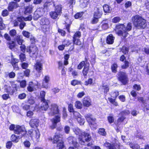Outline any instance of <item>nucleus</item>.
<instances>
[{
	"label": "nucleus",
	"instance_id": "nucleus-57",
	"mask_svg": "<svg viewBox=\"0 0 149 149\" xmlns=\"http://www.w3.org/2000/svg\"><path fill=\"white\" fill-rule=\"evenodd\" d=\"M22 33L24 37L27 38H29L30 36V33L29 31L25 30L23 31H22Z\"/></svg>",
	"mask_w": 149,
	"mask_h": 149
},
{
	"label": "nucleus",
	"instance_id": "nucleus-30",
	"mask_svg": "<svg viewBox=\"0 0 149 149\" xmlns=\"http://www.w3.org/2000/svg\"><path fill=\"white\" fill-rule=\"evenodd\" d=\"M61 117L60 115H58L55 116L52 120V122L57 124L61 121Z\"/></svg>",
	"mask_w": 149,
	"mask_h": 149
},
{
	"label": "nucleus",
	"instance_id": "nucleus-11",
	"mask_svg": "<svg viewBox=\"0 0 149 149\" xmlns=\"http://www.w3.org/2000/svg\"><path fill=\"white\" fill-rule=\"evenodd\" d=\"M120 60L121 62H123L124 63L121 66V68L122 69H126L129 66L130 63L129 62L126 60V57L124 55H122L120 57Z\"/></svg>",
	"mask_w": 149,
	"mask_h": 149
},
{
	"label": "nucleus",
	"instance_id": "nucleus-38",
	"mask_svg": "<svg viewBox=\"0 0 149 149\" xmlns=\"http://www.w3.org/2000/svg\"><path fill=\"white\" fill-rule=\"evenodd\" d=\"M81 34L80 31H77L72 36V39L75 40L76 39H79L81 36Z\"/></svg>",
	"mask_w": 149,
	"mask_h": 149
},
{
	"label": "nucleus",
	"instance_id": "nucleus-34",
	"mask_svg": "<svg viewBox=\"0 0 149 149\" xmlns=\"http://www.w3.org/2000/svg\"><path fill=\"white\" fill-rule=\"evenodd\" d=\"M63 58H64L63 65H67L69 64L68 60L70 58V55L68 54H66L64 55Z\"/></svg>",
	"mask_w": 149,
	"mask_h": 149
},
{
	"label": "nucleus",
	"instance_id": "nucleus-32",
	"mask_svg": "<svg viewBox=\"0 0 149 149\" xmlns=\"http://www.w3.org/2000/svg\"><path fill=\"white\" fill-rule=\"evenodd\" d=\"M8 47L10 49L12 50L15 48L16 46V44L14 41H12L10 42H8L7 43Z\"/></svg>",
	"mask_w": 149,
	"mask_h": 149
},
{
	"label": "nucleus",
	"instance_id": "nucleus-35",
	"mask_svg": "<svg viewBox=\"0 0 149 149\" xmlns=\"http://www.w3.org/2000/svg\"><path fill=\"white\" fill-rule=\"evenodd\" d=\"M120 52H122L124 54H127L129 50V48L123 46L120 49Z\"/></svg>",
	"mask_w": 149,
	"mask_h": 149
},
{
	"label": "nucleus",
	"instance_id": "nucleus-23",
	"mask_svg": "<svg viewBox=\"0 0 149 149\" xmlns=\"http://www.w3.org/2000/svg\"><path fill=\"white\" fill-rule=\"evenodd\" d=\"M39 120L36 118H32L29 121V125L32 128L37 127L38 126Z\"/></svg>",
	"mask_w": 149,
	"mask_h": 149
},
{
	"label": "nucleus",
	"instance_id": "nucleus-24",
	"mask_svg": "<svg viewBox=\"0 0 149 149\" xmlns=\"http://www.w3.org/2000/svg\"><path fill=\"white\" fill-rule=\"evenodd\" d=\"M115 37L112 34L109 35L106 38V42L108 45H112L114 42Z\"/></svg>",
	"mask_w": 149,
	"mask_h": 149
},
{
	"label": "nucleus",
	"instance_id": "nucleus-21",
	"mask_svg": "<svg viewBox=\"0 0 149 149\" xmlns=\"http://www.w3.org/2000/svg\"><path fill=\"white\" fill-rule=\"evenodd\" d=\"M142 17L139 15H136L133 16L131 19L132 23L135 27L136 28L138 22Z\"/></svg>",
	"mask_w": 149,
	"mask_h": 149
},
{
	"label": "nucleus",
	"instance_id": "nucleus-28",
	"mask_svg": "<svg viewBox=\"0 0 149 149\" xmlns=\"http://www.w3.org/2000/svg\"><path fill=\"white\" fill-rule=\"evenodd\" d=\"M15 40L19 45H22L24 41L22 36L21 35L17 36L15 38Z\"/></svg>",
	"mask_w": 149,
	"mask_h": 149
},
{
	"label": "nucleus",
	"instance_id": "nucleus-51",
	"mask_svg": "<svg viewBox=\"0 0 149 149\" xmlns=\"http://www.w3.org/2000/svg\"><path fill=\"white\" fill-rule=\"evenodd\" d=\"M84 84L86 86L93 84V79L91 78H89L88 79L85 81Z\"/></svg>",
	"mask_w": 149,
	"mask_h": 149
},
{
	"label": "nucleus",
	"instance_id": "nucleus-46",
	"mask_svg": "<svg viewBox=\"0 0 149 149\" xmlns=\"http://www.w3.org/2000/svg\"><path fill=\"white\" fill-rule=\"evenodd\" d=\"M46 93L45 91H41L40 93V101H43L46 100L45 98Z\"/></svg>",
	"mask_w": 149,
	"mask_h": 149
},
{
	"label": "nucleus",
	"instance_id": "nucleus-49",
	"mask_svg": "<svg viewBox=\"0 0 149 149\" xmlns=\"http://www.w3.org/2000/svg\"><path fill=\"white\" fill-rule=\"evenodd\" d=\"M62 114L63 118L64 119H65L68 116L66 109L65 107L63 108Z\"/></svg>",
	"mask_w": 149,
	"mask_h": 149
},
{
	"label": "nucleus",
	"instance_id": "nucleus-33",
	"mask_svg": "<svg viewBox=\"0 0 149 149\" xmlns=\"http://www.w3.org/2000/svg\"><path fill=\"white\" fill-rule=\"evenodd\" d=\"M34 86L33 82L32 81H30L27 87V91L29 92H32L34 90Z\"/></svg>",
	"mask_w": 149,
	"mask_h": 149
},
{
	"label": "nucleus",
	"instance_id": "nucleus-42",
	"mask_svg": "<svg viewBox=\"0 0 149 149\" xmlns=\"http://www.w3.org/2000/svg\"><path fill=\"white\" fill-rule=\"evenodd\" d=\"M74 106L78 109H81L82 108V104L79 101H77L75 102Z\"/></svg>",
	"mask_w": 149,
	"mask_h": 149
},
{
	"label": "nucleus",
	"instance_id": "nucleus-13",
	"mask_svg": "<svg viewBox=\"0 0 149 149\" xmlns=\"http://www.w3.org/2000/svg\"><path fill=\"white\" fill-rule=\"evenodd\" d=\"M120 145V144L119 142L117 143H111L107 141H106L104 144V145L108 149H116V147L119 148Z\"/></svg>",
	"mask_w": 149,
	"mask_h": 149
},
{
	"label": "nucleus",
	"instance_id": "nucleus-62",
	"mask_svg": "<svg viewBox=\"0 0 149 149\" xmlns=\"http://www.w3.org/2000/svg\"><path fill=\"white\" fill-rule=\"evenodd\" d=\"M20 65L22 68L24 69H27L29 65L28 63L26 62H22Z\"/></svg>",
	"mask_w": 149,
	"mask_h": 149
},
{
	"label": "nucleus",
	"instance_id": "nucleus-48",
	"mask_svg": "<svg viewBox=\"0 0 149 149\" xmlns=\"http://www.w3.org/2000/svg\"><path fill=\"white\" fill-rule=\"evenodd\" d=\"M84 12H80L77 13L74 15V17L75 19H78L82 17L84 13Z\"/></svg>",
	"mask_w": 149,
	"mask_h": 149
},
{
	"label": "nucleus",
	"instance_id": "nucleus-9",
	"mask_svg": "<svg viewBox=\"0 0 149 149\" xmlns=\"http://www.w3.org/2000/svg\"><path fill=\"white\" fill-rule=\"evenodd\" d=\"M68 141L70 144L72 145L76 148L80 147L79 143L77 141V139L73 136H69L67 138Z\"/></svg>",
	"mask_w": 149,
	"mask_h": 149
},
{
	"label": "nucleus",
	"instance_id": "nucleus-4",
	"mask_svg": "<svg viewBox=\"0 0 149 149\" xmlns=\"http://www.w3.org/2000/svg\"><path fill=\"white\" fill-rule=\"evenodd\" d=\"M40 134L38 130H34L33 129H30L26 131L25 130L24 132L20 135L21 138L24 137L25 139H28L30 137L32 139L35 137L36 139H39L40 137Z\"/></svg>",
	"mask_w": 149,
	"mask_h": 149
},
{
	"label": "nucleus",
	"instance_id": "nucleus-61",
	"mask_svg": "<svg viewBox=\"0 0 149 149\" xmlns=\"http://www.w3.org/2000/svg\"><path fill=\"white\" fill-rule=\"evenodd\" d=\"M52 5V4L50 2L46 1L44 4L43 6V8L47 9L49 7Z\"/></svg>",
	"mask_w": 149,
	"mask_h": 149
},
{
	"label": "nucleus",
	"instance_id": "nucleus-3",
	"mask_svg": "<svg viewBox=\"0 0 149 149\" xmlns=\"http://www.w3.org/2000/svg\"><path fill=\"white\" fill-rule=\"evenodd\" d=\"M74 132L76 135L79 136L78 139L81 144H84L85 142H88L91 140V136L89 133L83 132L78 128H75Z\"/></svg>",
	"mask_w": 149,
	"mask_h": 149
},
{
	"label": "nucleus",
	"instance_id": "nucleus-7",
	"mask_svg": "<svg viewBox=\"0 0 149 149\" xmlns=\"http://www.w3.org/2000/svg\"><path fill=\"white\" fill-rule=\"evenodd\" d=\"M119 93L118 91H112L111 93V97L108 98L110 103L115 106L118 105V102L116 101V99L119 95Z\"/></svg>",
	"mask_w": 149,
	"mask_h": 149
},
{
	"label": "nucleus",
	"instance_id": "nucleus-25",
	"mask_svg": "<svg viewBox=\"0 0 149 149\" xmlns=\"http://www.w3.org/2000/svg\"><path fill=\"white\" fill-rule=\"evenodd\" d=\"M88 65H85L82 70V73L83 76L86 78L87 76V74L88 73L90 68L89 63H87Z\"/></svg>",
	"mask_w": 149,
	"mask_h": 149
},
{
	"label": "nucleus",
	"instance_id": "nucleus-39",
	"mask_svg": "<svg viewBox=\"0 0 149 149\" xmlns=\"http://www.w3.org/2000/svg\"><path fill=\"white\" fill-rule=\"evenodd\" d=\"M75 0H69L67 3V5L68 6L70 9H72L73 6L75 4Z\"/></svg>",
	"mask_w": 149,
	"mask_h": 149
},
{
	"label": "nucleus",
	"instance_id": "nucleus-41",
	"mask_svg": "<svg viewBox=\"0 0 149 149\" xmlns=\"http://www.w3.org/2000/svg\"><path fill=\"white\" fill-rule=\"evenodd\" d=\"M68 109L70 113H79L78 112L74 111L73 104H72L70 103L68 104Z\"/></svg>",
	"mask_w": 149,
	"mask_h": 149
},
{
	"label": "nucleus",
	"instance_id": "nucleus-20",
	"mask_svg": "<svg viewBox=\"0 0 149 149\" xmlns=\"http://www.w3.org/2000/svg\"><path fill=\"white\" fill-rule=\"evenodd\" d=\"M24 128L21 126L17 125H16L14 133L17 134L22 135V134L24 132Z\"/></svg>",
	"mask_w": 149,
	"mask_h": 149
},
{
	"label": "nucleus",
	"instance_id": "nucleus-53",
	"mask_svg": "<svg viewBox=\"0 0 149 149\" xmlns=\"http://www.w3.org/2000/svg\"><path fill=\"white\" fill-rule=\"evenodd\" d=\"M102 87L104 89V92L105 94L107 95V93L109 91V88L108 86L107 85H103Z\"/></svg>",
	"mask_w": 149,
	"mask_h": 149
},
{
	"label": "nucleus",
	"instance_id": "nucleus-44",
	"mask_svg": "<svg viewBox=\"0 0 149 149\" xmlns=\"http://www.w3.org/2000/svg\"><path fill=\"white\" fill-rule=\"evenodd\" d=\"M19 60L17 58L12 57L10 61V63L11 64L12 66H13L14 65L17 64L19 62Z\"/></svg>",
	"mask_w": 149,
	"mask_h": 149
},
{
	"label": "nucleus",
	"instance_id": "nucleus-31",
	"mask_svg": "<svg viewBox=\"0 0 149 149\" xmlns=\"http://www.w3.org/2000/svg\"><path fill=\"white\" fill-rule=\"evenodd\" d=\"M102 12L101 10H96L94 13V17L98 18V19L100 18L102 15Z\"/></svg>",
	"mask_w": 149,
	"mask_h": 149
},
{
	"label": "nucleus",
	"instance_id": "nucleus-14",
	"mask_svg": "<svg viewBox=\"0 0 149 149\" xmlns=\"http://www.w3.org/2000/svg\"><path fill=\"white\" fill-rule=\"evenodd\" d=\"M26 52L29 54L36 55L38 54V49L36 46H29L27 47Z\"/></svg>",
	"mask_w": 149,
	"mask_h": 149
},
{
	"label": "nucleus",
	"instance_id": "nucleus-43",
	"mask_svg": "<svg viewBox=\"0 0 149 149\" xmlns=\"http://www.w3.org/2000/svg\"><path fill=\"white\" fill-rule=\"evenodd\" d=\"M17 81L20 83V87L22 88H24L26 85V82L25 80H17Z\"/></svg>",
	"mask_w": 149,
	"mask_h": 149
},
{
	"label": "nucleus",
	"instance_id": "nucleus-1",
	"mask_svg": "<svg viewBox=\"0 0 149 149\" xmlns=\"http://www.w3.org/2000/svg\"><path fill=\"white\" fill-rule=\"evenodd\" d=\"M132 28V24L130 22L127 23L126 27L123 24H119L115 26L116 29L118 30L117 34L123 39L127 37L129 34L128 32L131 31Z\"/></svg>",
	"mask_w": 149,
	"mask_h": 149
},
{
	"label": "nucleus",
	"instance_id": "nucleus-55",
	"mask_svg": "<svg viewBox=\"0 0 149 149\" xmlns=\"http://www.w3.org/2000/svg\"><path fill=\"white\" fill-rule=\"evenodd\" d=\"M23 144L25 147L26 148H29L31 145L30 141L26 139L24 141Z\"/></svg>",
	"mask_w": 149,
	"mask_h": 149
},
{
	"label": "nucleus",
	"instance_id": "nucleus-58",
	"mask_svg": "<svg viewBox=\"0 0 149 149\" xmlns=\"http://www.w3.org/2000/svg\"><path fill=\"white\" fill-rule=\"evenodd\" d=\"M85 65V62L84 61H82L77 65V69L78 70H81Z\"/></svg>",
	"mask_w": 149,
	"mask_h": 149
},
{
	"label": "nucleus",
	"instance_id": "nucleus-5",
	"mask_svg": "<svg viewBox=\"0 0 149 149\" xmlns=\"http://www.w3.org/2000/svg\"><path fill=\"white\" fill-rule=\"evenodd\" d=\"M42 31L45 33L49 32L50 21L49 18L46 17H42L40 21Z\"/></svg>",
	"mask_w": 149,
	"mask_h": 149
},
{
	"label": "nucleus",
	"instance_id": "nucleus-29",
	"mask_svg": "<svg viewBox=\"0 0 149 149\" xmlns=\"http://www.w3.org/2000/svg\"><path fill=\"white\" fill-rule=\"evenodd\" d=\"M118 65L116 62H114L112 63L111 67V69L112 72L116 73L117 72Z\"/></svg>",
	"mask_w": 149,
	"mask_h": 149
},
{
	"label": "nucleus",
	"instance_id": "nucleus-54",
	"mask_svg": "<svg viewBox=\"0 0 149 149\" xmlns=\"http://www.w3.org/2000/svg\"><path fill=\"white\" fill-rule=\"evenodd\" d=\"M107 119L109 124L112 123L114 122V118L112 116L109 115L108 116Z\"/></svg>",
	"mask_w": 149,
	"mask_h": 149
},
{
	"label": "nucleus",
	"instance_id": "nucleus-12",
	"mask_svg": "<svg viewBox=\"0 0 149 149\" xmlns=\"http://www.w3.org/2000/svg\"><path fill=\"white\" fill-rule=\"evenodd\" d=\"M62 10H54L49 13L51 18L53 19H56L58 18L59 16L62 13Z\"/></svg>",
	"mask_w": 149,
	"mask_h": 149
},
{
	"label": "nucleus",
	"instance_id": "nucleus-17",
	"mask_svg": "<svg viewBox=\"0 0 149 149\" xmlns=\"http://www.w3.org/2000/svg\"><path fill=\"white\" fill-rule=\"evenodd\" d=\"M34 68L38 73L40 74L43 70V64L40 61L37 62L34 65Z\"/></svg>",
	"mask_w": 149,
	"mask_h": 149
},
{
	"label": "nucleus",
	"instance_id": "nucleus-15",
	"mask_svg": "<svg viewBox=\"0 0 149 149\" xmlns=\"http://www.w3.org/2000/svg\"><path fill=\"white\" fill-rule=\"evenodd\" d=\"M147 25L146 20L142 17L140 21L139 22L136 28L138 29H144L146 27Z\"/></svg>",
	"mask_w": 149,
	"mask_h": 149
},
{
	"label": "nucleus",
	"instance_id": "nucleus-45",
	"mask_svg": "<svg viewBox=\"0 0 149 149\" xmlns=\"http://www.w3.org/2000/svg\"><path fill=\"white\" fill-rule=\"evenodd\" d=\"M19 58L21 62L25 61L26 59L25 54L24 53H21L19 55Z\"/></svg>",
	"mask_w": 149,
	"mask_h": 149
},
{
	"label": "nucleus",
	"instance_id": "nucleus-64",
	"mask_svg": "<svg viewBox=\"0 0 149 149\" xmlns=\"http://www.w3.org/2000/svg\"><path fill=\"white\" fill-rule=\"evenodd\" d=\"M13 145V143L11 141H8L6 143V147L7 149H10L12 147Z\"/></svg>",
	"mask_w": 149,
	"mask_h": 149
},
{
	"label": "nucleus",
	"instance_id": "nucleus-8",
	"mask_svg": "<svg viewBox=\"0 0 149 149\" xmlns=\"http://www.w3.org/2000/svg\"><path fill=\"white\" fill-rule=\"evenodd\" d=\"M85 118L91 127L93 129L96 128L97 126L96 122V119L93 118L92 115H87L85 116Z\"/></svg>",
	"mask_w": 149,
	"mask_h": 149
},
{
	"label": "nucleus",
	"instance_id": "nucleus-56",
	"mask_svg": "<svg viewBox=\"0 0 149 149\" xmlns=\"http://www.w3.org/2000/svg\"><path fill=\"white\" fill-rule=\"evenodd\" d=\"M121 20V18L119 16L114 17L112 19V22L113 23H116L119 22Z\"/></svg>",
	"mask_w": 149,
	"mask_h": 149
},
{
	"label": "nucleus",
	"instance_id": "nucleus-16",
	"mask_svg": "<svg viewBox=\"0 0 149 149\" xmlns=\"http://www.w3.org/2000/svg\"><path fill=\"white\" fill-rule=\"evenodd\" d=\"M91 101L88 96H85L82 99V102L84 107H88L91 105Z\"/></svg>",
	"mask_w": 149,
	"mask_h": 149
},
{
	"label": "nucleus",
	"instance_id": "nucleus-50",
	"mask_svg": "<svg viewBox=\"0 0 149 149\" xmlns=\"http://www.w3.org/2000/svg\"><path fill=\"white\" fill-rule=\"evenodd\" d=\"M4 88L5 92L7 93L10 94V92L12 90L11 87L9 86L6 85L4 86Z\"/></svg>",
	"mask_w": 149,
	"mask_h": 149
},
{
	"label": "nucleus",
	"instance_id": "nucleus-59",
	"mask_svg": "<svg viewBox=\"0 0 149 149\" xmlns=\"http://www.w3.org/2000/svg\"><path fill=\"white\" fill-rule=\"evenodd\" d=\"M130 146L132 149H139L140 148V146L137 144L131 143Z\"/></svg>",
	"mask_w": 149,
	"mask_h": 149
},
{
	"label": "nucleus",
	"instance_id": "nucleus-22",
	"mask_svg": "<svg viewBox=\"0 0 149 149\" xmlns=\"http://www.w3.org/2000/svg\"><path fill=\"white\" fill-rule=\"evenodd\" d=\"M42 102L40 109L42 110L46 111L49 107L48 103L50 102V100H45L41 101Z\"/></svg>",
	"mask_w": 149,
	"mask_h": 149
},
{
	"label": "nucleus",
	"instance_id": "nucleus-47",
	"mask_svg": "<svg viewBox=\"0 0 149 149\" xmlns=\"http://www.w3.org/2000/svg\"><path fill=\"white\" fill-rule=\"evenodd\" d=\"M49 79L50 77L49 75L45 76L43 79L42 84L45 85V84L48 83L49 81Z\"/></svg>",
	"mask_w": 149,
	"mask_h": 149
},
{
	"label": "nucleus",
	"instance_id": "nucleus-63",
	"mask_svg": "<svg viewBox=\"0 0 149 149\" xmlns=\"http://www.w3.org/2000/svg\"><path fill=\"white\" fill-rule=\"evenodd\" d=\"M20 51L22 52L23 53L25 52L26 49V46L24 44L20 45Z\"/></svg>",
	"mask_w": 149,
	"mask_h": 149
},
{
	"label": "nucleus",
	"instance_id": "nucleus-26",
	"mask_svg": "<svg viewBox=\"0 0 149 149\" xmlns=\"http://www.w3.org/2000/svg\"><path fill=\"white\" fill-rule=\"evenodd\" d=\"M19 5L17 3L14 1L10 2L8 7V9H14L19 7Z\"/></svg>",
	"mask_w": 149,
	"mask_h": 149
},
{
	"label": "nucleus",
	"instance_id": "nucleus-18",
	"mask_svg": "<svg viewBox=\"0 0 149 149\" xmlns=\"http://www.w3.org/2000/svg\"><path fill=\"white\" fill-rule=\"evenodd\" d=\"M45 11L43 10H36L33 15V19L37 20L39 17L42 16Z\"/></svg>",
	"mask_w": 149,
	"mask_h": 149
},
{
	"label": "nucleus",
	"instance_id": "nucleus-2",
	"mask_svg": "<svg viewBox=\"0 0 149 149\" xmlns=\"http://www.w3.org/2000/svg\"><path fill=\"white\" fill-rule=\"evenodd\" d=\"M62 134L59 132H56L53 137L50 136L47 139L52 142V143L56 144V147L58 149H65L64 143L62 140Z\"/></svg>",
	"mask_w": 149,
	"mask_h": 149
},
{
	"label": "nucleus",
	"instance_id": "nucleus-27",
	"mask_svg": "<svg viewBox=\"0 0 149 149\" xmlns=\"http://www.w3.org/2000/svg\"><path fill=\"white\" fill-rule=\"evenodd\" d=\"M90 0H80L79 6L82 8L86 7L89 3Z\"/></svg>",
	"mask_w": 149,
	"mask_h": 149
},
{
	"label": "nucleus",
	"instance_id": "nucleus-10",
	"mask_svg": "<svg viewBox=\"0 0 149 149\" xmlns=\"http://www.w3.org/2000/svg\"><path fill=\"white\" fill-rule=\"evenodd\" d=\"M60 111L58 106L56 104H52L51 105L50 113L53 116L60 114Z\"/></svg>",
	"mask_w": 149,
	"mask_h": 149
},
{
	"label": "nucleus",
	"instance_id": "nucleus-60",
	"mask_svg": "<svg viewBox=\"0 0 149 149\" xmlns=\"http://www.w3.org/2000/svg\"><path fill=\"white\" fill-rule=\"evenodd\" d=\"M58 32L62 36H65L66 35V33L65 31L60 28L58 29Z\"/></svg>",
	"mask_w": 149,
	"mask_h": 149
},
{
	"label": "nucleus",
	"instance_id": "nucleus-40",
	"mask_svg": "<svg viewBox=\"0 0 149 149\" xmlns=\"http://www.w3.org/2000/svg\"><path fill=\"white\" fill-rule=\"evenodd\" d=\"M82 82L81 81H78L77 79L72 80L71 81V84L73 86H75L77 85H81Z\"/></svg>",
	"mask_w": 149,
	"mask_h": 149
},
{
	"label": "nucleus",
	"instance_id": "nucleus-37",
	"mask_svg": "<svg viewBox=\"0 0 149 149\" xmlns=\"http://www.w3.org/2000/svg\"><path fill=\"white\" fill-rule=\"evenodd\" d=\"M97 132L100 135L103 136H106L107 135L105 130L104 128H99Z\"/></svg>",
	"mask_w": 149,
	"mask_h": 149
},
{
	"label": "nucleus",
	"instance_id": "nucleus-52",
	"mask_svg": "<svg viewBox=\"0 0 149 149\" xmlns=\"http://www.w3.org/2000/svg\"><path fill=\"white\" fill-rule=\"evenodd\" d=\"M130 113V111L128 109L124 110L121 111L120 113V114L122 116L128 115Z\"/></svg>",
	"mask_w": 149,
	"mask_h": 149
},
{
	"label": "nucleus",
	"instance_id": "nucleus-6",
	"mask_svg": "<svg viewBox=\"0 0 149 149\" xmlns=\"http://www.w3.org/2000/svg\"><path fill=\"white\" fill-rule=\"evenodd\" d=\"M118 80L123 85L128 83L129 79L127 73L124 72L119 71L116 75Z\"/></svg>",
	"mask_w": 149,
	"mask_h": 149
},
{
	"label": "nucleus",
	"instance_id": "nucleus-19",
	"mask_svg": "<svg viewBox=\"0 0 149 149\" xmlns=\"http://www.w3.org/2000/svg\"><path fill=\"white\" fill-rule=\"evenodd\" d=\"M45 11L43 10H36L33 15V19L37 20L39 17L42 16Z\"/></svg>",
	"mask_w": 149,
	"mask_h": 149
},
{
	"label": "nucleus",
	"instance_id": "nucleus-36",
	"mask_svg": "<svg viewBox=\"0 0 149 149\" xmlns=\"http://www.w3.org/2000/svg\"><path fill=\"white\" fill-rule=\"evenodd\" d=\"M19 136H17L14 134H13L11 136V139L12 142L17 143L19 141Z\"/></svg>",
	"mask_w": 149,
	"mask_h": 149
}]
</instances>
